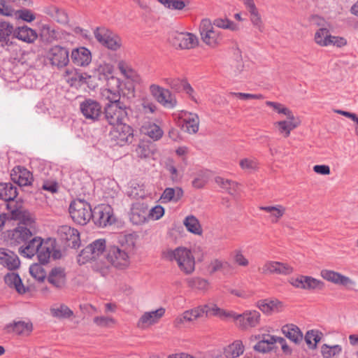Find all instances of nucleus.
I'll list each match as a JSON object with an SVG mask.
<instances>
[{"label":"nucleus","instance_id":"1","mask_svg":"<svg viewBox=\"0 0 358 358\" xmlns=\"http://www.w3.org/2000/svg\"><path fill=\"white\" fill-rule=\"evenodd\" d=\"M7 209L10 213V219L18 220L19 223L15 229L4 233V239L10 245H23L33 236L31 228L34 220L31 214L22 206L14 203L8 204Z\"/></svg>","mask_w":358,"mask_h":358},{"label":"nucleus","instance_id":"2","mask_svg":"<svg viewBox=\"0 0 358 358\" xmlns=\"http://www.w3.org/2000/svg\"><path fill=\"white\" fill-rule=\"evenodd\" d=\"M162 257L169 262L176 261L179 268L186 274L192 273L195 269L194 257L191 250L186 248L168 249L163 251Z\"/></svg>","mask_w":358,"mask_h":358},{"label":"nucleus","instance_id":"3","mask_svg":"<svg viewBox=\"0 0 358 358\" xmlns=\"http://www.w3.org/2000/svg\"><path fill=\"white\" fill-rule=\"evenodd\" d=\"M131 112V108L123 101H114L105 105L103 116L109 124L115 126L128 122Z\"/></svg>","mask_w":358,"mask_h":358},{"label":"nucleus","instance_id":"4","mask_svg":"<svg viewBox=\"0 0 358 358\" xmlns=\"http://www.w3.org/2000/svg\"><path fill=\"white\" fill-rule=\"evenodd\" d=\"M69 213L72 220L80 225L86 224L93 216L90 203L80 199L74 200L71 203Z\"/></svg>","mask_w":358,"mask_h":358},{"label":"nucleus","instance_id":"5","mask_svg":"<svg viewBox=\"0 0 358 358\" xmlns=\"http://www.w3.org/2000/svg\"><path fill=\"white\" fill-rule=\"evenodd\" d=\"M202 41L211 48L217 47L222 40L221 31L215 29L209 19H203L199 25Z\"/></svg>","mask_w":358,"mask_h":358},{"label":"nucleus","instance_id":"6","mask_svg":"<svg viewBox=\"0 0 358 358\" xmlns=\"http://www.w3.org/2000/svg\"><path fill=\"white\" fill-rule=\"evenodd\" d=\"M94 35L97 41L108 49L116 51L122 46L120 37L105 27L96 28Z\"/></svg>","mask_w":358,"mask_h":358},{"label":"nucleus","instance_id":"7","mask_svg":"<svg viewBox=\"0 0 358 358\" xmlns=\"http://www.w3.org/2000/svg\"><path fill=\"white\" fill-rule=\"evenodd\" d=\"M106 249L105 239L95 240L83 249L78 257L79 264H85L87 262L96 260Z\"/></svg>","mask_w":358,"mask_h":358},{"label":"nucleus","instance_id":"8","mask_svg":"<svg viewBox=\"0 0 358 358\" xmlns=\"http://www.w3.org/2000/svg\"><path fill=\"white\" fill-rule=\"evenodd\" d=\"M106 259L113 266L120 269L126 268L130 264L128 251L120 246H109L107 250Z\"/></svg>","mask_w":358,"mask_h":358},{"label":"nucleus","instance_id":"9","mask_svg":"<svg viewBox=\"0 0 358 358\" xmlns=\"http://www.w3.org/2000/svg\"><path fill=\"white\" fill-rule=\"evenodd\" d=\"M170 41L176 48L190 50L199 45L197 36L189 32H174L170 37Z\"/></svg>","mask_w":358,"mask_h":358},{"label":"nucleus","instance_id":"10","mask_svg":"<svg viewBox=\"0 0 358 358\" xmlns=\"http://www.w3.org/2000/svg\"><path fill=\"white\" fill-rule=\"evenodd\" d=\"M151 95L155 100L167 108H173L177 104L176 97L171 91L158 85L152 84L149 87Z\"/></svg>","mask_w":358,"mask_h":358},{"label":"nucleus","instance_id":"11","mask_svg":"<svg viewBox=\"0 0 358 358\" xmlns=\"http://www.w3.org/2000/svg\"><path fill=\"white\" fill-rule=\"evenodd\" d=\"M80 109L85 118L92 122L99 121L103 115L100 103L92 99L81 102Z\"/></svg>","mask_w":358,"mask_h":358},{"label":"nucleus","instance_id":"12","mask_svg":"<svg viewBox=\"0 0 358 358\" xmlns=\"http://www.w3.org/2000/svg\"><path fill=\"white\" fill-rule=\"evenodd\" d=\"M93 216L92 220L94 223L99 227H105L108 224L113 223V209L109 205L101 204L96 206L92 210Z\"/></svg>","mask_w":358,"mask_h":358},{"label":"nucleus","instance_id":"13","mask_svg":"<svg viewBox=\"0 0 358 358\" xmlns=\"http://www.w3.org/2000/svg\"><path fill=\"white\" fill-rule=\"evenodd\" d=\"M60 241L67 247L78 248L80 245V233L78 229L68 225L60 226L57 229Z\"/></svg>","mask_w":358,"mask_h":358},{"label":"nucleus","instance_id":"14","mask_svg":"<svg viewBox=\"0 0 358 358\" xmlns=\"http://www.w3.org/2000/svg\"><path fill=\"white\" fill-rule=\"evenodd\" d=\"M47 59L50 61L51 65L57 69L65 67L69 62V50L60 45L52 47L48 52Z\"/></svg>","mask_w":358,"mask_h":358},{"label":"nucleus","instance_id":"15","mask_svg":"<svg viewBox=\"0 0 358 358\" xmlns=\"http://www.w3.org/2000/svg\"><path fill=\"white\" fill-rule=\"evenodd\" d=\"M114 129L111 131L113 138L117 144L122 146L126 143L132 142L134 134L133 129L127 124V122L115 125Z\"/></svg>","mask_w":358,"mask_h":358},{"label":"nucleus","instance_id":"16","mask_svg":"<svg viewBox=\"0 0 358 358\" xmlns=\"http://www.w3.org/2000/svg\"><path fill=\"white\" fill-rule=\"evenodd\" d=\"M260 313L257 310H247L236 316V324L241 329L257 327L259 324Z\"/></svg>","mask_w":358,"mask_h":358},{"label":"nucleus","instance_id":"17","mask_svg":"<svg viewBox=\"0 0 358 358\" xmlns=\"http://www.w3.org/2000/svg\"><path fill=\"white\" fill-rule=\"evenodd\" d=\"M259 271L264 275H289L293 272V268L287 264L275 261H267Z\"/></svg>","mask_w":358,"mask_h":358},{"label":"nucleus","instance_id":"18","mask_svg":"<svg viewBox=\"0 0 358 358\" xmlns=\"http://www.w3.org/2000/svg\"><path fill=\"white\" fill-rule=\"evenodd\" d=\"M291 284L295 287L308 290H321L324 286L322 281L306 275H300L296 278H292Z\"/></svg>","mask_w":358,"mask_h":358},{"label":"nucleus","instance_id":"19","mask_svg":"<svg viewBox=\"0 0 358 358\" xmlns=\"http://www.w3.org/2000/svg\"><path fill=\"white\" fill-rule=\"evenodd\" d=\"M13 182L19 186L31 185L33 181L32 173L26 168L21 166H15L10 173Z\"/></svg>","mask_w":358,"mask_h":358},{"label":"nucleus","instance_id":"20","mask_svg":"<svg viewBox=\"0 0 358 358\" xmlns=\"http://www.w3.org/2000/svg\"><path fill=\"white\" fill-rule=\"evenodd\" d=\"M18 194L17 187L11 182H0V199L7 201V204L14 203L22 206L21 202L15 201Z\"/></svg>","mask_w":358,"mask_h":358},{"label":"nucleus","instance_id":"21","mask_svg":"<svg viewBox=\"0 0 358 358\" xmlns=\"http://www.w3.org/2000/svg\"><path fill=\"white\" fill-rule=\"evenodd\" d=\"M43 240L38 236L34 235L29 239L27 242L19 248V253L24 257L31 258L40 250Z\"/></svg>","mask_w":358,"mask_h":358},{"label":"nucleus","instance_id":"22","mask_svg":"<svg viewBox=\"0 0 358 358\" xmlns=\"http://www.w3.org/2000/svg\"><path fill=\"white\" fill-rule=\"evenodd\" d=\"M208 306H199L193 309L185 311L182 315L176 318L174 324L176 327H180L186 322H192L201 317L207 310Z\"/></svg>","mask_w":358,"mask_h":358},{"label":"nucleus","instance_id":"23","mask_svg":"<svg viewBox=\"0 0 358 358\" xmlns=\"http://www.w3.org/2000/svg\"><path fill=\"white\" fill-rule=\"evenodd\" d=\"M48 282L54 287L62 289L66 283L65 268L61 266L52 268L47 276Z\"/></svg>","mask_w":358,"mask_h":358},{"label":"nucleus","instance_id":"24","mask_svg":"<svg viewBox=\"0 0 358 358\" xmlns=\"http://www.w3.org/2000/svg\"><path fill=\"white\" fill-rule=\"evenodd\" d=\"M321 276L326 280L343 286H352L355 282L349 277L342 275L334 271L323 269L320 272Z\"/></svg>","mask_w":358,"mask_h":358},{"label":"nucleus","instance_id":"25","mask_svg":"<svg viewBox=\"0 0 358 358\" xmlns=\"http://www.w3.org/2000/svg\"><path fill=\"white\" fill-rule=\"evenodd\" d=\"M0 264L9 270H15L20 266V261L14 252L0 248Z\"/></svg>","mask_w":358,"mask_h":358},{"label":"nucleus","instance_id":"26","mask_svg":"<svg viewBox=\"0 0 358 358\" xmlns=\"http://www.w3.org/2000/svg\"><path fill=\"white\" fill-rule=\"evenodd\" d=\"M71 59L75 66H87L92 61V55L87 48L80 47L72 50Z\"/></svg>","mask_w":358,"mask_h":358},{"label":"nucleus","instance_id":"27","mask_svg":"<svg viewBox=\"0 0 358 358\" xmlns=\"http://www.w3.org/2000/svg\"><path fill=\"white\" fill-rule=\"evenodd\" d=\"M165 309L160 308L156 310L145 312L139 318L137 327L140 329H145L148 326L157 323L164 315Z\"/></svg>","mask_w":358,"mask_h":358},{"label":"nucleus","instance_id":"28","mask_svg":"<svg viewBox=\"0 0 358 358\" xmlns=\"http://www.w3.org/2000/svg\"><path fill=\"white\" fill-rule=\"evenodd\" d=\"M287 120H281L274 123V126L278 127L279 133L285 138L290 135L291 131L300 124L299 120L293 113L287 115Z\"/></svg>","mask_w":358,"mask_h":358},{"label":"nucleus","instance_id":"29","mask_svg":"<svg viewBox=\"0 0 358 358\" xmlns=\"http://www.w3.org/2000/svg\"><path fill=\"white\" fill-rule=\"evenodd\" d=\"M163 81L176 92H180V91L184 90L193 101H196V99L193 96L194 89L186 80H181L180 78H164Z\"/></svg>","mask_w":358,"mask_h":358},{"label":"nucleus","instance_id":"30","mask_svg":"<svg viewBox=\"0 0 358 358\" xmlns=\"http://www.w3.org/2000/svg\"><path fill=\"white\" fill-rule=\"evenodd\" d=\"M259 341L253 347L254 350L259 352L266 353L274 349L275 340L274 336L263 334L259 335Z\"/></svg>","mask_w":358,"mask_h":358},{"label":"nucleus","instance_id":"31","mask_svg":"<svg viewBox=\"0 0 358 358\" xmlns=\"http://www.w3.org/2000/svg\"><path fill=\"white\" fill-rule=\"evenodd\" d=\"M182 117L183 118L182 127L185 128L187 132L196 134L199 131V118L197 114L182 111Z\"/></svg>","mask_w":358,"mask_h":358},{"label":"nucleus","instance_id":"32","mask_svg":"<svg viewBox=\"0 0 358 358\" xmlns=\"http://www.w3.org/2000/svg\"><path fill=\"white\" fill-rule=\"evenodd\" d=\"M257 306L264 313L271 315L273 313H278L282 310V303L277 299H262L257 301Z\"/></svg>","mask_w":358,"mask_h":358},{"label":"nucleus","instance_id":"33","mask_svg":"<svg viewBox=\"0 0 358 358\" xmlns=\"http://www.w3.org/2000/svg\"><path fill=\"white\" fill-rule=\"evenodd\" d=\"M148 217V209L143 204H136L131 208L130 220L135 224L144 223Z\"/></svg>","mask_w":358,"mask_h":358},{"label":"nucleus","instance_id":"34","mask_svg":"<svg viewBox=\"0 0 358 358\" xmlns=\"http://www.w3.org/2000/svg\"><path fill=\"white\" fill-rule=\"evenodd\" d=\"M283 335L295 344H299L303 340V334L295 324H287L281 329Z\"/></svg>","mask_w":358,"mask_h":358},{"label":"nucleus","instance_id":"35","mask_svg":"<svg viewBox=\"0 0 358 358\" xmlns=\"http://www.w3.org/2000/svg\"><path fill=\"white\" fill-rule=\"evenodd\" d=\"M14 36L22 41L31 43L36 40L38 34L31 28L27 26H22L14 31Z\"/></svg>","mask_w":358,"mask_h":358},{"label":"nucleus","instance_id":"36","mask_svg":"<svg viewBox=\"0 0 358 358\" xmlns=\"http://www.w3.org/2000/svg\"><path fill=\"white\" fill-rule=\"evenodd\" d=\"M4 281L9 287L14 288L20 294H23L28 290V288L24 286L17 273H9L6 274L4 277Z\"/></svg>","mask_w":358,"mask_h":358},{"label":"nucleus","instance_id":"37","mask_svg":"<svg viewBox=\"0 0 358 358\" xmlns=\"http://www.w3.org/2000/svg\"><path fill=\"white\" fill-rule=\"evenodd\" d=\"M13 26L6 21L0 22V45L1 47L9 46L12 44L10 37L14 34Z\"/></svg>","mask_w":358,"mask_h":358},{"label":"nucleus","instance_id":"38","mask_svg":"<svg viewBox=\"0 0 358 358\" xmlns=\"http://www.w3.org/2000/svg\"><path fill=\"white\" fill-rule=\"evenodd\" d=\"M66 80L71 86H80L86 83V79L90 78L87 73H83L77 70H66Z\"/></svg>","mask_w":358,"mask_h":358},{"label":"nucleus","instance_id":"39","mask_svg":"<svg viewBox=\"0 0 358 358\" xmlns=\"http://www.w3.org/2000/svg\"><path fill=\"white\" fill-rule=\"evenodd\" d=\"M217 185L230 195H235L237 192L238 183L236 181L217 176L215 178Z\"/></svg>","mask_w":358,"mask_h":358},{"label":"nucleus","instance_id":"40","mask_svg":"<svg viewBox=\"0 0 358 358\" xmlns=\"http://www.w3.org/2000/svg\"><path fill=\"white\" fill-rule=\"evenodd\" d=\"M183 196V190L180 187L171 188L167 187L166 188L161 196V199L164 200V202L169 201H178L182 196Z\"/></svg>","mask_w":358,"mask_h":358},{"label":"nucleus","instance_id":"41","mask_svg":"<svg viewBox=\"0 0 358 358\" xmlns=\"http://www.w3.org/2000/svg\"><path fill=\"white\" fill-rule=\"evenodd\" d=\"M142 130L145 134L148 136L154 141L160 139L163 136V130L159 126L155 123H148L142 127Z\"/></svg>","mask_w":358,"mask_h":358},{"label":"nucleus","instance_id":"42","mask_svg":"<svg viewBox=\"0 0 358 358\" xmlns=\"http://www.w3.org/2000/svg\"><path fill=\"white\" fill-rule=\"evenodd\" d=\"M331 35L329 30L327 28H320L315 34V42L322 47L330 45Z\"/></svg>","mask_w":358,"mask_h":358},{"label":"nucleus","instance_id":"43","mask_svg":"<svg viewBox=\"0 0 358 358\" xmlns=\"http://www.w3.org/2000/svg\"><path fill=\"white\" fill-rule=\"evenodd\" d=\"M244 352V346L241 341H235L225 349L224 353L227 357L236 358Z\"/></svg>","mask_w":358,"mask_h":358},{"label":"nucleus","instance_id":"44","mask_svg":"<svg viewBox=\"0 0 358 358\" xmlns=\"http://www.w3.org/2000/svg\"><path fill=\"white\" fill-rule=\"evenodd\" d=\"M12 327L13 331L18 335H29L33 330V324L31 322H25L19 321L13 324L8 326Z\"/></svg>","mask_w":358,"mask_h":358},{"label":"nucleus","instance_id":"45","mask_svg":"<svg viewBox=\"0 0 358 358\" xmlns=\"http://www.w3.org/2000/svg\"><path fill=\"white\" fill-rule=\"evenodd\" d=\"M113 71V66L112 65L107 63L101 64L97 69L99 79L104 80L110 79L118 83V80L112 76Z\"/></svg>","mask_w":358,"mask_h":358},{"label":"nucleus","instance_id":"46","mask_svg":"<svg viewBox=\"0 0 358 358\" xmlns=\"http://www.w3.org/2000/svg\"><path fill=\"white\" fill-rule=\"evenodd\" d=\"M187 231L194 234H201L202 229L199 220L193 215H189L183 221Z\"/></svg>","mask_w":358,"mask_h":358},{"label":"nucleus","instance_id":"47","mask_svg":"<svg viewBox=\"0 0 358 358\" xmlns=\"http://www.w3.org/2000/svg\"><path fill=\"white\" fill-rule=\"evenodd\" d=\"M218 28L229 29L233 31L239 30V25L227 18H216L212 23Z\"/></svg>","mask_w":358,"mask_h":358},{"label":"nucleus","instance_id":"48","mask_svg":"<svg viewBox=\"0 0 358 358\" xmlns=\"http://www.w3.org/2000/svg\"><path fill=\"white\" fill-rule=\"evenodd\" d=\"M136 242V235L133 234H125L121 236L120 243H121V248L128 252L134 250Z\"/></svg>","mask_w":358,"mask_h":358},{"label":"nucleus","instance_id":"49","mask_svg":"<svg viewBox=\"0 0 358 358\" xmlns=\"http://www.w3.org/2000/svg\"><path fill=\"white\" fill-rule=\"evenodd\" d=\"M29 273L38 282H43L47 277L46 272L41 263H35L31 265L29 268Z\"/></svg>","mask_w":358,"mask_h":358},{"label":"nucleus","instance_id":"50","mask_svg":"<svg viewBox=\"0 0 358 358\" xmlns=\"http://www.w3.org/2000/svg\"><path fill=\"white\" fill-rule=\"evenodd\" d=\"M53 317L57 318H69L73 315V312L66 305L62 304L59 308L50 309Z\"/></svg>","mask_w":358,"mask_h":358},{"label":"nucleus","instance_id":"51","mask_svg":"<svg viewBox=\"0 0 358 358\" xmlns=\"http://www.w3.org/2000/svg\"><path fill=\"white\" fill-rule=\"evenodd\" d=\"M51 253L52 249L48 245L47 243L43 244V243L41 247H40V250H38L36 255H37L39 263L41 264H45L49 262Z\"/></svg>","mask_w":358,"mask_h":358},{"label":"nucleus","instance_id":"52","mask_svg":"<svg viewBox=\"0 0 358 358\" xmlns=\"http://www.w3.org/2000/svg\"><path fill=\"white\" fill-rule=\"evenodd\" d=\"M187 282L189 287L200 290H205L208 286V282L206 280L198 277L189 278Z\"/></svg>","mask_w":358,"mask_h":358},{"label":"nucleus","instance_id":"53","mask_svg":"<svg viewBox=\"0 0 358 358\" xmlns=\"http://www.w3.org/2000/svg\"><path fill=\"white\" fill-rule=\"evenodd\" d=\"M342 350V348L338 345L329 346L324 344L322 347L321 352L324 358H331L338 355Z\"/></svg>","mask_w":358,"mask_h":358},{"label":"nucleus","instance_id":"54","mask_svg":"<svg viewBox=\"0 0 358 358\" xmlns=\"http://www.w3.org/2000/svg\"><path fill=\"white\" fill-rule=\"evenodd\" d=\"M266 105L269 106L273 109L278 114H283L285 115H290V114L293 113L288 108L285 107L283 104L274 102L271 101H266Z\"/></svg>","mask_w":358,"mask_h":358},{"label":"nucleus","instance_id":"55","mask_svg":"<svg viewBox=\"0 0 358 358\" xmlns=\"http://www.w3.org/2000/svg\"><path fill=\"white\" fill-rule=\"evenodd\" d=\"M51 15L52 17H54V19L59 23L65 24L68 22V15L63 10L53 7L52 8Z\"/></svg>","mask_w":358,"mask_h":358},{"label":"nucleus","instance_id":"56","mask_svg":"<svg viewBox=\"0 0 358 358\" xmlns=\"http://www.w3.org/2000/svg\"><path fill=\"white\" fill-rule=\"evenodd\" d=\"M138 157L141 158H149L152 156V152L150 146L146 143H141L136 149Z\"/></svg>","mask_w":358,"mask_h":358},{"label":"nucleus","instance_id":"57","mask_svg":"<svg viewBox=\"0 0 358 358\" xmlns=\"http://www.w3.org/2000/svg\"><path fill=\"white\" fill-rule=\"evenodd\" d=\"M250 18L252 24L259 31H263L264 25L258 10L250 13Z\"/></svg>","mask_w":358,"mask_h":358},{"label":"nucleus","instance_id":"58","mask_svg":"<svg viewBox=\"0 0 358 358\" xmlns=\"http://www.w3.org/2000/svg\"><path fill=\"white\" fill-rule=\"evenodd\" d=\"M240 166L242 169L246 171L255 170L258 167V164L255 159L245 158L240 161Z\"/></svg>","mask_w":358,"mask_h":358},{"label":"nucleus","instance_id":"59","mask_svg":"<svg viewBox=\"0 0 358 358\" xmlns=\"http://www.w3.org/2000/svg\"><path fill=\"white\" fill-rule=\"evenodd\" d=\"M93 321L97 326L101 327H108L111 324L115 323V320L113 318L105 316L95 317Z\"/></svg>","mask_w":358,"mask_h":358},{"label":"nucleus","instance_id":"60","mask_svg":"<svg viewBox=\"0 0 358 358\" xmlns=\"http://www.w3.org/2000/svg\"><path fill=\"white\" fill-rule=\"evenodd\" d=\"M164 214V209L162 206L157 205L150 210H148V217L154 220L160 219Z\"/></svg>","mask_w":358,"mask_h":358},{"label":"nucleus","instance_id":"61","mask_svg":"<svg viewBox=\"0 0 358 358\" xmlns=\"http://www.w3.org/2000/svg\"><path fill=\"white\" fill-rule=\"evenodd\" d=\"M227 266L228 264L227 262L215 259L211 261L209 265V268L210 269V273H215L217 271H222Z\"/></svg>","mask_w":358,"mask_h":358},{"label":"nucleus","instance_id":"62","mask_svg":"<svg viewBox=\"0 0 358 358\" xmlns=\"http://www.w3.org/2000/svg\"><path fill=\"white\" fill-rule=\"evenodd\" d=\"M231 96H234L238 97L242 100H248V99H264V96L261 94H249V93H243V92H231Z\"/></svg>","mask_w":358,"mask_h":358},{"label":"nucleus","instance_id":"63","mask_svg":"<svg viewBox=\"0 0 358 358\" xmlns=\"http://www.w3.org/2000/svg\"><path fill=\"white\" fill-rule=\"evenodd\" d=\"M285 213V208L281 205L275 206V210L271 214L272 217L271 222L276 223L281 218Z\"/></svg>","mask_w":358,"mask_h":358},{"label":"nucleus","instance_id":"64","mask_svg":"<svg viewBox=\"0 0 358 358\" xmlns=\"http://www.w3.org/2000/svg\"><path fill=\"white\" fill-rule=\"evenodd\" d=\"M15 10L7 4L6 0H0V15L3 16H13Z\"/></svg>","mask_w":358,"mask_h":358}]
</instances>
